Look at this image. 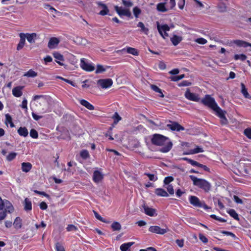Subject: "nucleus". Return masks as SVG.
I'll list each match as a JSON object with an SVG mask.
<instances>
[{
	"mask_svg": "<svg viewBox=\"0 0 251 251\" xmlns=\"http://www.w3.org/2000/svg\"><path fill=\"white\" fill-rule=\"evenodd\" d=\"M152 145L162 147L159 151L162 153L169 152L173 147V143L170 139L163 135L160 134H154L151 139Z\"/></svg>",
	"mask_w": 251,
	"mask_h": 251,
	"instance_id": "obj_1",
	"label": "nucleus"
},
{
	"mask_svg": "<svg viewBox=\"0 0 251 251\" xmlns=\"http://www.w3.org/2000/svg\"><path fill=\"white\" fill-rule=\"evenodd\" d=\"M193 183V185L203 190L205 192H208L211 189L210 183L204 179L198 178L194 176H189Z\"/></svg>",
	"mask_w": 251,
	"mask_h": 251,
	"instance_id": "obj_2",
	"label": "nucleus"
},
{
	"mask_svg": "<svg viewBox=\"0 0 251 251\" xmlns=\"http://www.w3.org/2000/svg\"><path fill=\"white\" fill-rule=\"evenodd\" d=\"M201 102L204 105L212 109L215 112L217 110H220V107L215 101V99L210 95H206L201 100Z\"/></svg>",
	"mask_w": 251,
	"mask_h": 251,
	"instance_id": "obj_3",
	"label": "nucleus"
},
{
	"mask_svg": "<svg viewBox=\"0 0 251 251\" xmlns=\"http://www.w3.org/2000/svg\"><path fill=\"white\" fill-rule=\"evenodd\" d=\"M14 210L13 205H0V220L5 218L7 213H11Z\"/></svg>",
	"mask_w": 251,
	"mask_h": 251,
	"instance_id": "obj_4",
	"label": "nucleus"
},
{
	"mask_svg": "<svg viewBox=\"0 0 251 251\" xmlns=\"http://www.w3.org/2000/svg\"><path fill=\"white\" fill-rule=\"evenodd\" d=\"M97 84L102 89H107L112 85L113 80L111 78L100 79L97 81Z\"/></svg>",
	"mask_w": 251,
	"mask_h": 251,
	"instance_id": "obj_5",
	"label": "nucleus"
},
{
	"mask_svg": "<svg viewBox=\"0 0 251 251\" xmlns=\"http://www.w3.org/2000/svg\"><path fill=\"white\" fill-rule=\"evenodd\" d=\"M114 9L120 16H126L128 18L131 17V13L129 9H124L122 7H119L117 5L114 6Z\"/></svg>",
	"mask_w": 251,
	"mask_h": 251,
	"instance_id": "obj_6",
	"label": "nucleus"
},
{
	"mask_svg": "<svg viewBox=\"0 0 251 251\" xmlns=\"http://www.w3.org/2000/svg\"><path fill=\"white\" fill-rule=\"evenodd\" d=\"M157 29L161 36L165 38V37L168 36V34L167 31L170 30V28L168 25L165 24L162 25H160L159 24L157 25Z\"/></svg>",
	"mask_w": 251,
	"mask_h": 251,
	"instance_id": "obj_7",
	"label": "nucleus"
},
{
	"mask_svg": "<svg viewBox=\"0 0 251 251\" xmlns=\"http://www.w3.org/2000/svg\"><path fill=\"white\" fill-rule=\"evenodd\" d=\"M185 97L188 100L199 102L200 100V98L199 95L194 93L190 92V90L188 89L185 93Z\"/></svg>",
	"mask_w": 251,
	"mask_h": 251,
	"instance_id": "obj_8",
	"label": "nucleus"
},
{
	"mask_svg": "<svg viewBox=\"0 0 251 251\" xmlns=\"http://www.w3.org/2000/svg\"><path fill=\"white\" fill-rule=\"evenodd\" d=\"M170 124H167V127L172 131H180L184 130L185 128L176 122L170 121Z\"/></svg>",
	"mask_w": 251,
	"mask_h": 251,
	"instance_id": "obj_9",
	"label": "nucleus"
},
{
	"mask_svg": "<svg viewBox=\"0 0 251 251\" xmlns=\"http://www.w3.org/2000/svg\"><path fill=\"white\" fill-rule=\"evenodd\" d=\"M149 231L156 234L163 235L169 231L168 228H161L158 226H151L149 229Z\"/></svg>",
	"mask_w": 251,
	"mask_h": 251,
	"instance_id": "obj_10",
	"label": "nucleus"
},
{
	"mask_svg": "<svg viewBox=\"0 0 251 251\" xmlns=\"http://www.w3.org/2000/svg\"><path fill=\"white\" fill-rule=\"evenodd\" d=\"M216 115L220 118V123L222 125H226L228 124V120L226 117L225 113L226 112L222 110L220 108V110H217L216 111Z\"/></svg>",
	"mask_w": 251,
	"mask_h": 251,
	"instance_id": "obj_11",
	"label": "nucleus"
},
{
	"mask_svg": "<svg viewBox=\"0 0 251 251\" xmlns=\"http://www.w3.org/2000/svg\"><path fill=\"white\" fill-rule=\"evenodd\" d=\"M141 209H143L145 213L150 216H155L157 215L155 209L149 207L148 205H142Z\"/></svg>",
	"mask_w": 251,
	"mask_h": 251,
	"instance_id": "obj_12",
	"label": "nucleus"
},
{
	"mask_svg": "<svg viewBox=\"0 0 251 251\" xmlns=\"http://www.w3.org/2000/svg\"><path fill=\"white\" fill-rule=\"evenodd\" d=\"M80 67L83 70L87 72H92L95 70V67L91 64L86 62L83 59H81Z\"/></svg>",
	"mask_w": 251,
	"mask_h": 251,
	"instance_id": "obj_13",
	"label": "nucleus"
},
{
	"mask_svg": "<svg viewBox=\"0 0 251 251\" xmlns=\"http://www.w3.org/2000/svg\"><path fill=\"white\" fill-rule=\"evenodd\" d=\"M120 51L123 52H126L134 56H138L139 54V52L137 49L127 46L122 49Z\"/></svg>",
	"mask_w": 251,
	"mask_h": 251,
	"instance_id": "obj_14",
	"label": "nucleus"
},
{
	"mask_svg": "<svg viewBox=\"0 0 251 251\" xmlns=\"http://www.w3.org/2000/svg\"><path fill=\"white\" fill-rule=\"evenodd\" d=\"M20 41L17 46V50H22L25 43L26 34L24 33H20L19 34Z\"/></svg>",
	"mask_w": 251,
	"mask_h": 251,
	"instance_id": "obj_15",
	"label": "nucleus"
},
{
	"mask_svg": "<svg viewBox=\"0 0 251 251\" xmlns=\"http://www.w3.org/2000/svg\"><path fill=\"white\" fill-rule=\"evenodd\" d=\"M59 43V40L58 38L51 37L49 41L48 47L50 49H54L58 45Z\"/></svg>",
	"mask_w": 251,
	"mask_h": 251,
	"instance_id": "obj_16",
	"label": "nucleus"
},
{
	"mask_svg": "<svg viewBox=\"0 0 251 251\" xmlns=\"http://www.w3.org/2000/svg\"><path fill=\"white\" fill-rule=\"evenodd\" d=\"M231 43H234L236 45L240 47H244L247 48L248 47H251V43H248L245 41L240 40H233Z\"/></svg>",
	"mask_w": 251,
	"mask_h": 251,
	"instance_id": "obj_17",
	"label": "nucleus"
},
{
	"mask_svg": "<svg viewBox=\"0 0 251 251\" xmlns=\"http://www.w3.org/2000/svg\"><path fill=\"white\" fill-rule=\"evenodd\" d=\"M99 6H100L102 10H100L99 13V14L101 16H105L108 14L109 12V9L105 4L103 3L102 2H99L97 3Z\"/></svg>",
	"mask_w": 251,
	"mask_h": 251,
	"instance_id": "obj_18",
	"label": "nucleus"
},
{
	"mask_svg": "<svg viewBox=\"0 0 251 251\" xmlns=\"http://www.w3.org/2000/svg\"><path fill=\"white\" fill-rule=\"evenodd\" d=\"M103 178L102 174L99 171H95L93 173V178L95 182H99Z\"/></svg>",
	"mask_w": 251,
	"mask_h": 251,
	"instance_id": "obj_19",
	"label": "nucleus"
},
{
	"mask_svg": "<svg viewBox=\"0 0 251 251\" xmlns=\"http://www.w3.org/2000/svg\"><path fill=\"white\" fill-rule=\"evenodd\" d=\"M32 165L29 162H23L21 164V169L23 172L25 173L29 172L32 169Z\"/></svg>",
	"mask_w": 251,
	"mask_h": 251,
	"instance_id": "obj_20",
	"label": "nucleus"
},
{
	"mask_svg": "<svg viewBox=\"0 0 251 251\" xmlns=\"http://www.w3.org/2000/svg\"><path fill=\"white\" fill-rule=\"evenodd\" d=\"M26 34L25 38L27 39V41L29 43H34L35 40L37 38V35L36 33H25Z\"/></svg>",
	"mask_w": 251,
	"mask_h": 251,
	"instance_id": "obj_21",
	"label": "nucleus"
},
{
	"mask_svg": "<svg viewBox=\"0 0 251 251\" xmlns=\"http://www.w3.org/2000/svg\"><path fill=\"white\" fill-rule=\"evenodd\" d=\"M22 87L21 86L14 87L12 90V94L13 96L17 98L21 97L23 94L22 91Z\"/></svg>",
	"mask_w": 251,
	"mask_h": 251,
	"instance_id": "obj_22",
	"label": "nucleus"
},
{
	"mask_svg": "<svg viewBox=\"0 0 251 251\" xmlns=\"http://www.w3.org/2000/svg\"><path fill=\"white\" fill-rule=\"evenodd\" d=\"M17 132L18 134L22 137H26L28 136V131L26 127H20L18 130Z\"/></svg>",
	"mask_w": 251,
	"mask_h": 251,
	"instance_id": "obj_23",
	"label": "nucleus"
},
{
	"mask_svg": "<svg viewBox=\"0 0 251 251\" xmlns=\"http://www.w3.org/2000/svg\"><path fill=\"white\" fill-rule=\"evenodd\" d=\"M79 102L82 105L85 106L86 108L90 110H93L95 109L94 106L85 100L82 99L80 100Z\"/></svg>",
	"mask_w": 251,
	"mask_h": 251,
	"instance_id": "obj_24",
	"label": "nucleus"
},
{
	"mask_svg": "<svg viewBox=\"0 0 251 251\" xmlns=\"http://www.w3.org/2000/svg\"><path fill=\"white\" fill-rule=\"evenodd\" d=\"M182 40V37L177 36L176 35H174L171 38V41L172 44L175 46L177 45Z\"/></svg>",
	"mask_w": 251,
	"mask_h": 251,
	"instance_id": "obj_25",
	"label": "nucleus"
},
{
	"mask_svg": "<svg viewBox=\"0 0 251 251\" xmlns=\"http://www.w3.org/2000/svg\"><path fill=\"white\" fill-rule=\"evenodd\" d=\"M155 194L158 196L161 197H166L168 196V194L167 192L163 189L162 188H157L154 191Z\"/></svg>",
	"mask_w": 251,
	"mask_h": 251,
	"instance_id": "obj_26",
	"label": "nucleus"
},
{
	"mask_svg": "<svg viewBox=\"0 0 251 251\" xmlns=\"http://www.w3.org/2000/svg\"><path fill=\"white\" fill-rule=\"evenodd\" d=\"M134 244V242H128L122 244L120 246V250L122 251H128L129 248Z\"/></svg>",
	"mask_w": 251,
	"mask_h": 251,
	"instance_id": "obj_27",
	"label": "nucleus"
},
{
	"mask_svg": "<svg viewBox=\"0 0 251 251\" xmlns=\"http://www.w3.org/2000/svg\"><path fill=\"white\" fill-rule=\"evenodd\" d=\"M13 225L15 228H16V229H19L22 227V219L19 217H17L15 219Z\"/></svg>",
	"mask_w": 251,
	"mask_h": 251,
	"instance_id": "obj_28",
	"label": "nucleus"
},
{
	"mask_svg": "<svg viewBox=\"0 0 251 251\" xmlns=\"http://www.w3.org/2000/svg\"><path fill=\"white\" fill-rule=\"evenodd\" d=\"M241 92L246 98H250L251 96L249 95L247 89L246 88L245 85L244 83H242L241 84Z\"/></svg>",
	"mask_w": 251,
	"mask_h": 251,
	"instance_id": "obj_29",
	"label": "nucleus"
},
{
	"mask_svg": "<svg viewBox=\"0 0 251 251\" xmlns=\"http://www.w3.org/2000/svg\"><path fill=\"white\" fill-rule=\"evenodd\" d=\"M151 89L155 92L159 93V96L161 98H164V95L163 94L162 90L157 86L155 85H151Z\"/></svg>",
	"mask_w": 251,
	"mask_h": 251,
	"instance_id": "obj_30",
	"label": "nucleus"
},
{
	"mask_svg": "<svg viewBox=\"0 0 251 251\" xmlns=\"http://www.w3.org/2000/svg\"><path fill=\"white\" fill-rule=\"evenodd\" d=\"M24 76L28 77H34L37 76V73L35 72L32 69H30L24 75Z\"/></svg>",
	"mask_w": 251,
	"mask_h": 251,
	"instance_id": "obj_31",
	"label": "nucleus"
},
{
	"mask_svg": "<svg viewBox=\"0 0 251 251\" xmlns=\"http://www.w3.org/2000/svg\"><path fill=\"white\" fill-rule=\"evenodd\" d=\"M111 227L113 231H119L122 228L121 224L118 222H114L111 224Z\"/></svg>",
	"mask_w": 251,
	"mask_h": 251,
	"instance_id": "obj_32",
	"label": "nucleus"
},
{
	"mask_svg": "<svg viewBox=\"0 0 251 251\" xmlns=\"http://www.w3.org/2000/svg\"><path fill=\"white\" fill-rule=\"evenodd\" d=\"M189 200L191 204H201L199 199L196 196H191Z\"/></svg>",
	"mask_w": 251,
	"mask_h": 251,
	"instance_id": "obj_33",
	"label": "nucleus"
},
{
	"mask_svg": "<svg viewBox=\"0 0 251 251\" xmlns=\"http://www.w3.org/2000/svg\"><path fill=\"white\" fill-rule=\"evenodd\" d=\"M233 199V200L234 201L237 203H239V204H242L243 203H248V202L245 201V200H246V199L244 198L243 199H241L238 196H237L236 195H234Z\"/></svg>",
	"mask_w": 251,
	"mask_h": 251,
	"instance_id": "obj_34",
	"label": "nucleus"
},
{
	"mask_svg": "<svg viewBox=\"0 0 251 251\" xmlns=\"http://www.w3.org/2000/svg\"><path fill=\"white\" fill-rule=\"evenodd\" d=\"M137 26L141 28V31L142 32H144L146 35L148 34L149 29L145 26L144 24L142 22H139L137 25Z\"/></svg>",
	"mask_w": 251,
	"mask_h": 251,
	"instance_id": "obj_35",
	"label": "nucleus"
},
{
	"mask_svg": "<svg viewBox=\"0 0 251 251\" xmlns=\"http://www.w3.org/2000/svg\"><path fill=\"white\" fill-rule=\"evenodd\" d=\"M227 212L229 214V215L233 218L235 220H239L238 214L236 213V212L234 209H229L227 211Z\"/></svg>",
	"mask_w": 251,
	"mask_h": 251,
	"instance_id": "obj_36",
	"label": "nucleus"
},
{
	"mask_svg": "<svg viewBox=\"0 0 251 251\" xmlns=\"http://www.w3.org/2000/svg\"><path fill=\"white\" fill-rule=\"evenodd\" d=\"M182 159L183 160L187 161L188 163H190V164L194 166L199 167V165H200V163H199L198 162L192 160L191 159H189L187 157H183Z\"/></svg>",
	"mask_w": 251,
	"mask_h": 251,
	"instance_id": "obj_37",
	"label": "nucleus"
},
{
	"mask_svg": "<svg viewBox=\"0 0 251 251\" xmlns=\"http://www.w3.org/2000/svg\"><path fill=\"white\" fill-rule=\"evenodd\" d=\"M80 155L83 159H86L90 157L88 151L86 150H83L80 152Z\"/></svg>",
	"mask_w": 251,
	"mask_h": 251,
	"instance_id": "obj_38",
	"label": "nucleus"
},
{
	"mask_svg": "<svg viewBox=\"0 0 251 251\" xmlns=\"http://www.w3.org/2000/svg\"><path fill=\"white\" fill-rule=\"evenodd\" d=\"M157 9L158 11L164 12L167 11L164 3H159L157 5Z\"/></svg>",
	"mask_w": 251,
	"mask_h": 251,
	"instance_id": "obj_39",
	"label": "nucleus"
},
{
	"mask_svg": "<svg viewBox=\"0 0 251 251\" xmlns=\"http://www.w3.org/2000/svg\"><path fill=\"white\" fill-rule=\"evenodd\" d=\"M234 59L236 60H241V61H244L247 59V56L244 54H236L234 55Z\"/></svg>",
	"mask_w": 251,
	"mask_h": 251,
	"instance_id": "obj_40",
	"label": "nucleus"
},
{
	"mask_svg": "<svg viewBox=\"0 0 251 251\" xmlns=\"http://www.w3.org/2000/svg\"><path fill=\"white\" fill-rule=\"evenodd\" d=\"M5 119H6V122L9 123L11 127H13L14 126V124L12 122V118L9 114H6L5 115Z\"/></svg>",
	"mask_w": 251,
	"mask_h": 251,
	"instance_id": "obj_41",
	"label": "nucleus"
},
{
	"mask_svg": "<svg viewBox=\"0 0 251 251\" xmlns=\"http://www.w3.org/2000/svg\"><path fill=\"white\" fill-rule=\"evenodd\" d=\"M203 152L202 148L197 146L196 148L190 151V154H196L200 152Z\"/></svg>",
	"mask_w": 251,
	"mask_h": 251,
	"instance_id": "obj_42",
	"label": "nucleus"
},
{
	"mask_svg": "<svg viewBox=\"0 0 251 251\" xmlns=\"http://www.w3.org/2000/svg\"><path fill=\"white\" fill-rule=\"evenodd\" d=\"M31 137L34 139H37L38 138V133L34 129H31L29 132Z\"/></svg>",
	"mask_w": 251,
	"mask_h": 251,
	"instance_id": "obj_43",
	"label": "nucleus"
},
{
	"mask_svg": "<svg viewBox=\"0 0 251 251\" xmlns=\"http://www.w3.org/2000/svg\"><path fill=\"white\" fill-rule=\"evenodd\" d=\"M112 118L114 119V123L115 124H117L122 119V118L117 112H115Z\"/></svg>",
	"mask_w": 251,
	"mask_h": 251,
	"instance_id": "obj_44",
	"label": "nucleus"
},
{
	"mask_svg": "<svg viewBox=\"0 0 251 251\" xmlns=\"http://www.w3.org/2000/svg\"><path fill=\"white\" fill-rule=\"evenodd\" d=\"M144 175L147 176L151 181H155L157 179V177L154 174L145 173Z\"/></svg>",
	"mask_w": 251,
	"mask_h": 251,
	"instance_id": "obj_45",
	"label": "nucleus"
},
{
	"mask_svg": "<svg viewBox=\"0 0 251 251\" xmlns=\"http://www.w3.org/2000/svg\"><path fill=\"white\" fill-rule=\"evenodd\" d=\"M184 77H185V75L182 74L181 75H177V76H172V77H171V79L172 81H177L180 79H182Z\"/></svg>",
	"mask_w": 251,
	"mask_h": 251,
	"instance_id": "obj_46",
	"label": "nucleus"
},
{
	"mask_svg": "<svg viewBox=\"0 0 251 251\" xmlns=\"http://www.w3.org/2000/svg\"><path fill=\"white\" fill-rule=\"evenodd\" d=\"M16 155H17V153L16 152H10L6 156V159L8 161H11L15 158Z\"/></svg>",
	"mask_w": 251,
	"mask_h": 251,
	"instance_id": "obj_47",
	"label": "nucleus"
},
{
	"mask_svg": "<svg viewBox=\"0 0 251 251\" xmlns=\"http://www.w3.org/2000/svg\"><path fill=\"white\" fill-rule=\"evenodd\" d=\"M133 14H134V16L136 18H138L139 15L141 13V9L139 8H138L137 6H136V7L133 8Z\"/></svg>",
	"mask_w": 251,
	"mask_h": 251,
	"instance_id": "obj_48",
	"label": "nucleus"
},
{
	"mask_svg": "<svg viewBox=\"0 0 251 251\" xmlns=\"http://www.w3.org/2000/svg\"><path fill=\"white\" fill-rule=\"evenodd\" d=\"M67 231H75L78 230V228L74 225H68L66 227Z\"/></svg>",
	"mask_w": 251,
	"mask_h": 251,
	"instance_id": "obj_49",
	"label": "nucleus"
},
{
	"mask_svg": "<svg viewBox=\"0 0 251 251\" xmlns=\"http://www.w3.org/2000/svg\"><path fill=\"white\" fill-rule=\"evenodd\" d=\"M55 249L56 251H65L64 247L59 242L55 244Z\"/></svg>",
	"mask_w": 251,
	"mask_h": 251,
	"instance_id": "obj_50",
	"label": "nucleus"
},
{
	"mask_svg": "<svg viewBox=\"0 0 251 251\" xmlns=\"http://www.w3.org/2000/svg\"><path fill=\"white\" fill-rule=\"evenodd\" d=\"M105 71V69L103 67V66L101 65H98L97 66V69L96 71V74L101 73Z\"/></svg>",
	"mask_w": 251,
	"mask_h": 251,
	"instance_id": "obj_51",
	"label": "nucleus"
},
{
	"mask_svg": "<svg viewBox=\"0 0 251 251\" xmlns=\"http://www.w3.org/2000/svg\"><path fill=\"white\" fill-rule=\"evenodd\" d=\"M210 217L219 221L220 222H226V220L224 218H222L221 217H219L218 216H217L216 215L213 214L210 215Z\"/></svg>",
	"mask_w": 251,
	"mask_h": 251,
	"instance_id": "obj_52",
	"label": "nucleus"
},
{
	"mask_svg": "<svg viewBox=\"0 0 251 251\" xmlns=\"http://www.w3.org/2000/svg\"><path fill=\"white\" fill-rule=\"evenodd\" d=\"M174 178L173 176H166L164 179V183L165 184H169L170 182L174 180Z\"/></svg>",
	"mask_w": 251,
	"mask_h": 251,
	"instance_id": "obj_53",
	"label": "nucleus"
},
{
	"mask_svg": "<svg viewBox=\"0 0 251 251\" xmlns=\"http://www.w3.org/2000/svg\"><path fill=\"white\" fill-rule=\"evenodd\" d=\"M221 233L227 236H230L234 239H235L236 238V235L234 233L230 231L222 230L221 231Z\"/></svg>",
	"mask_w": 251,
	"mask_h": 251,
	"instance_id": "obj_54",
	"label": "nucleus"
},
{
	"mask_svg": "<svg viewBox=\"0 0 251 251\" xmlns=\"http://www.w3.org/2000/svg\"><path fill=\"white\" fill-rule=\"evenodd\" d=\"M95 217L103 223H107L102 217H101L96 211L93 210Z\"/></svg>",
	"mask_w": 251,
	"mask_h": 251,
	"instance_id": "obj_55",
	"label": "nucleus"
},
{
	"mask_svg": "<svg viewBox=\"0 0 251 251\" xmlns=\"http://www.w3.org/2000/svg\"><path fill=\"white\" fill-rule=\"evenodd\" d=\"M244 133L248 138L251 139V128L245 129Z\"/></svg>",
	"mask_w": 251,
	"mask_h": 251,
	"instance_id": "obj_56",
	"label": "nucleus"
},
{
	"mask_svg": "<svg viewBox=\"0 0 251 251\" xmlns=\"http://www.w3.org/2000/svg\"><path fill=\"white\" fill-rule=\"evenodd\" d=\"M54 57L58 60L63 61V56L58 52H56L53 54Z\"/></svg>",
	"mask_w": 251,
	"mask_h": 251,
	"instance_id": "obj_57",
	"label": "nucleus"
},
{
	"mask_svg": "<svg viewBox=\"0 0 251 251\" xmlns=\"http://www.w3.org/2000/svg\"><path fill=\"white\" fill-rule=\"evenodd\" d=\"M200 240L203 243H207L208 242L207 238L201 233H200L199 235Z\"/></svg>",
	"mask_w": 251,
	"mask_h": 251,
	"instance_id": "obj_58",
	"label": "nucleus"
},
{
	"mask_svg": "<svg viewBox=\"0 0 251 251\" xmlns=\"http://www.w3.org/2000/svg\"><path fill=\"white\" fill-rule=\"evenodd\" d=\"M191 85V83L187 80H183L178 84L179 87L188 86Z\"/></svg>",
	"mask_w": 251,
	"mask_h": 251,
	"instance_id": "obj_59",
	"label": "nucleus"
},
{
	"mask_svg": "<svg viewBox=\"0 0 251 251\" xmlns=\"http://www.w3.org/2000/svg\"><path fill=\"white\" fill-rule=\"evenodd\" d=\"M196 41L200 44H201V45H204L205 44H206L207 43V40L203 38H198Z\"/></svg>",
	"mask_w": 251,
	"mask_h": 251,
	"instance_id": "obj_60",
	"label": "nucleus"
},
{
	"mask_svg": "<svg viewBox=\"0 0 251 251\" xmlns=\"http://www.w3.org/2000/svg\"><path fill=\"white\" fill-rule=\"evenodd\" d=\"M122 3L125 6L127 7H130L133 5V3L132 2L126 0H122Z\"/></svg>",
	"mask_w": 251,
	"mask_h": 251,
	"instance_id": "obj_61",
	"label": "nucleus"
},
{
	"mask_svg": "<svg viewBox=\"0 0 251 251\" xmlns=\"http://www.w3.org/2000/svg\"><path fill=\"white\" fill-rule=\"evenodd\" d=\"M167 191L168 193L170 195H173L174 194V190L173 188V186L172 185H168L167 188Z\"/></svg>",
	"mask_w": 251,
	"mask_h": 251,
	"instance_id": "obj_62",
	"label": "nucleus"
},
{
	"mask_svg": "<svg viewBox=\"0 0 251 251\" xmlns=\"http://www.w3.org/2000/svg\"><path fill=\"white\" fill-rule=\"evenodd\" d=\"M218 8L219 11L220 12H225L226 11V6L225 4H224L223 6H218Z\"/></svg>",
	"mask_w": 251,
	"mask_h": 251,
	"instance_id": "obj_63",
	"label": "nucleus"
},
{
	"mask_svg": "<svg viewBox=\"0 0 251 251\" xmlns=\"http://www.w3.org/2000/svg\"><path fill=\"white\" fill-rule=\"evenodd\" d=\"M176 243L178 247H179L180 248H182L184 246V240L177 239L176 240Z\"/></svg>",
	"mask_w": 251,
	"mask_h": 251,
	"instance_id": "obj_64",
	"label": "nucleus"
}]
</instances>
